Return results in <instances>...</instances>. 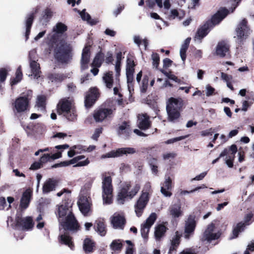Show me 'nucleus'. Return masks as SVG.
Here are the masks:
<instances>
[{"label":"nucleus","mask_w":254,"mask_h":254,"mask_svg":"<svg viewBox=\"0 0 254 254\" xmlns=\"http://www.w3.org/2000/svg\"><path fill=\"white\" fill-rule=\"evenodd\" d=\"M135 64L133 60L127 59L126 65V76L128 87L130 92L131 88L133 87L132 82L133 81V74Z\"/></svg>","instance_id":"obj_17"},{"label":"nucleus","mask_w":254,"mask_h":254,"mask_svg":"<svg viewBox=\"0 0 254 254\" xmlns=\"http://www.w3.org/2000/svg\"><path fill=\"white\" fill-rule=\"evenodd\" d=\"M103 80L107 88H111L114 84L113 72L109 71L105 73L103 76Z\"/></svg>","instance_id":"obj_37"},{"label":"nucleus","mask_w":254,"mask_h":254,"mask_svg":"<svg viewBox=\"0 0 254 254\" xmlns=\"http://www.w3.org/2000/svg\"><path fill=\"white\" fill-rule=\"evenodd\" d=\"M234 156H229L225 159V163L229 168H232L233 166V160Z\"/></svg>","instance_id":"obj_56"},{"label":"nucleus","mask_w":254,"mask_h":254,"mask_svg":"<svg viewBox=\"0 0 254 254\" xmlns=\"http://www.w3.org/2000/svg\"><path fill=\"white\" fill-rule=\"evenodd\" d=\"M140 189L139 184L125 183L120 190L116 202L118 204H123L126 201L131 200L137 193Z\"/></svg>","instance_id":"obj_3"},{"label":"nucleus","mask_w":254,"mask_h":254,"mask_svg":"<svg viewBox=\"0 0 254 254\" xmlns=\"http://www.w3.org/2000/svg\"><path fill=\"white\" fill-rule=\"evenodd\" d=\"M180 235L179 232L177 231L175 236L172 239L171 244L178 247L180 243Z\"/></svg>","instance_id":"obj_53"},{"label":"nucleus","mask_w":254,"mask_h":254,"mask_svg":"<svg viewBox=\"0 0 254 254\" xmlns=\"http://www.w3.org/2000/svg\"><path fill=\"white\" fill-rule=\"evenodd\" d=\"M205 88L206 90V95L208 97L211 96L215 91V89L209 85H207Z\"/></svg>","instance_id":"obj_58"},{"label":"nucleus","mask_w":254,"mask_h":254,"mask_svg":"<svg viewBox=\"0 0 254 254\" xmlns=\"http://www.w3.org/2000/svg\"><path fill=\"white\" fill-rule=\"evenodd\" d=\"M135 148L132 147H123L112 150L101 156L102 159L106 158H116L122 156L123 155L133 154L136 153Z\"/></svg>","instance_id":"obj_12"},{"label":"nucleus","mask_w":254,"mask_h":254,"mask_svg":"<svg viewBox=\"0 0 254 254\" xmlns=\"http://www.w3.org/2000/svg\"><path fill=\"white\" fill-rule=\"evenodd\" d=\"M249 251L253 252L254 251V242L248 246L247 250L245 251L244 254H250Z\"/></svg>","instance_id":"obj_64"},{"label":"nucleus","mask_w":254,"mask_h":254,"mask_svg":"<svg viewBox=\"0 0 254 254\" xmlns=\"http://www.w3.org/2000/svg\"><path fill=\"white\" fill-rule=\"evenodd\" d=\"M51 159V155L50 154H45L40 158V163H45L48 161H50Z\"/></svg>","instance_id":"obj_60"},{"label":"nucleus","mask_w":254,"mask_h":254,"mask_svg":"<svg viewBox=\"0 0 254 254\" xmlns=\"http://www.w3.org/2000/svg\"><path fill=\"white\" fill-rule=\"evenodd\" d=\"M148 84V78L147 76H144L140 85V91L142 93L146 92Z\"/></svg>","instance_id":"obj_46"},{"label":"nucleus","mask_w":254,"mask_h":254,"mask_svg":"<svg viewBox=\"0 0 254 254\" xmlns=\"http://www.w3.org/2000/svg\"><path fill=\"white\" fill-rule=\"evenodd\" d=\"M169 212L170 215L174 219L181 216L183 214L181 206L179 203L171 205L169 208Z\"/></svg>","instance_id":"obj_28"},{"label":"nucleus","mask_w":254,"mask_h":254,"mask_svg":"<svg viewBox=\"0 0 254 254\" xmlns=\"http://www.w3.org/2000/svg\"><path fill=\"white\" fill-rule=\"evenodd\" d=\"M151 191V187L150 183H146L143 188L141 194H145L147 197H149V194Z\"/></svg>","instance_id":"obj_52"},{"label":"nucleus","mask_w":254,"mask_h":254,"mask_svg":"<svg viewBox=\"0 0 254 254\" xmlns=\"http://www.w3.org/2000/svg\"><path fill=\"white\" fill-rule=\"evenodd\" d=\"M161 185V193L165 197H170L172 195L170 190L172 188V180L170 177L166 176L164 182Z\"/></svg>","instance_id":"obj_22"},{"label":"nucleus","mask_w":254,"mask_h":254,"mask_svg":"<svg viewBox=\"0 0 254 254\" xmlns=\"http://www.w3.org/2000/svg\"><path fill=\"white\" fill-rule=\"evenodd\" d=\"M57 112L68 121H73L76 119L75 110L72 106L71 101L68 99L64 98L59 101L57 105Z\"/></svg>","instance_id":"obj_5"},{"label":"nucleus","mask_w":254,"mask_h":254,"mask_svg":"<svg viewBox=\"0 0 254 254\" xmlns=\"http://www.w3.org/2000/svg\"><path fill=\"white\" fill-rule=\"evenodd\" d=\"M137 123L139 128L143 130L148 129L151 125L149 117L146 114L139 115Z\"/></svg>","instance_id":"obj_26"},{"label":"nucleus","mask_w":254,"mask_h":254,"mask_svg":"<svg viewBox=\"0 0 254 254\" xmlns=\"http://www.w3.org/2000/svg\"><path fill=\"white\" fill-rule=\"evenodd\" d=\"M183 106V101L181 98H170L166 106L168 120L170 122L174 123L180 116V110Z\"/></svg>","instance_id":"obj_4"},{"label":"nucleus","mask_w":254,"mask_h":254,"mask_svg":"<svg viewBox=\"0 0 254 254\" xmlns=\"http://www.w3.org/2000/svg\"><path fill=\"white\" fill-rule=\"evenodd\" d=\"M152 60L153 61L152 64L154 67L157 68L159 65L160 58L159 55L156 53H153L151 56Z\"/></svg>","instance_id":"obj_54"},{"label":"nucleus","mask_w":254,"mask_h":254,"mask_svg":"<svg viewBox=\"0 0 254 254\" xmlns=\"http://www.w3.org/2000/svg\"><path fill=\"white\" fill-rule=\"evenodd\" d=\"M228 51L229 46L224 42H221L218 44L216 47V53L218 56L224 57Z\"/></svg>","instance_id":"obj_32"},{"label":"nucleus","mask_w":254,"mask_h":254,"mask_svg":"<svg viewBox=\"0 0 254 254\" xmlns=\"http://www.w3.org/2000/svg\"><path fill=\"white\" fill-rule=\"evenodd\" d=\"M64 194V200L58 208L59 221L65 230H77L79 227L78 222L72 212V202L70 199V192L64 189L57 193L59 197Z\"/></svg>","instance_id":"obj_1"},{"label":"nucleus","mask_w":254,"mask_h":254,"mask_svg":"<svg viewBox=\"0 0 254 254\" xmlns=\"http://www.w3.org/2000/svg\"><path fill=\"white\" fill-rule=\"evenodd\" d=\"M251 30L248 25L246 19L242 20L238 24L236 29V36L234 37L236 43L241 45L244 40L247 39L251 34Z\"/></svg>","instance_id":"obj_9"},{"label":"nucleus","mask_w":254,"mask_h":254,"mask_svg":"<svg viewBox=\"0 0 254 254\" xmlns=\"http://www.w3.org/2000/svg\"><path fill=\"white\" fill-rule=\"evenodd\" d=\"M124 217L119 214H114L111 219V223L114 228L123 229L125 224Z\"/></svg>","instance_id":"obj_24"},{"label":"nucleus","mask_w":254,"mask_h":254,"mask_svg":"<svg viewBox=\"0 0 254 254\" xmlns=\"http://www.w3.org/2000/svg\"><path fill=\"white\" fill-rule=\"evenodd\" d=\"M187 136H188L187 135L181 136L171 138V139L167 140L165 142V143L167 144H172V143H173L177 141H179L182 140L184 139H185L187 137Z\"/></svg>","instance_id":"obj_55"},{"label":"nucleus","mask_w":254,"mask_h":254,"mask_svg":"<svg viewBox=\"0 0 254 254\" xmlns=\"http://www.w3.org/2000/svg\"><path fill=\"white\" fill-rule=\"evenodd\" d=\"M180 254H197V253L194 249H187L184 250Z\"/></svg>","instance_id":"obj_63"},{"label":"nucleus","mask_w":254,"mask_h":254,"mask_svg":"<svg viewBox=\"0 0 254 254\" xmlns=\"http://www.w3.org/2000/svg\"><path fill=\"white\" fill-rule=\"evenodd\" d=\"M168 18L169 19H174L176 18H178L180 19L181 17L179 16L178 11L176 9H173L171 10L169 14L168 15Z\"/></svg>","instance_id":"obj_49"},{"label":"nucleus","mask_w":254,"mask_h":254,"mask_svg":"<svg viewBox=\"0 0 254 254\" xmlns=\"http://www.w3.org/2000/svg\"><path fill=\"white\" fill-rule=\"evenodd\" d=\"M90 57L89 47L85 46L83 49L80 60V68L82 71L85 70L88 68Z\"/></svg>","instance_id":"obj_21"},{"label":"nucleus","mask_w":254,"mask_h":254,"mask_svg":"<svg viewBox=\"0 0 254 254\" xmlns=\"http://www.w3.org/2000/svg\"><path fill=\"white\" fill-rule=\"evenodd\" d=\"M191 40V38L188 37L187 38L184 42L183 44L182 45L180 51V55L181 58L183 61L185 62V61L186 59V52L188 49L190 42Z\"/></svg>","instance_id":"obj_34"},{"label":"nucleus","mask_w":254,"mask_h":254,"mask_svg":"<svg viewBox=\"0 0 254 254\" xmlns=\"http://www.w3.org/2000/svg\"><path fill=\"white\" fill-rule=\"evenodd\" d=\"M53 16V12L50 9H46L43 12V15L40 18V21L42 24H46Z\"/></svg>","instance_id":"obj_38"},{"label":"nucleus","mask_w":254,"mask_h":254,"mask_svg":"<svg viewBox=\"0 0 254 254\" xmlns=\"http://www.w3.org/2000/svg\"><path fill=\"white\" fill-rule=\"evenodd\" d=\"M157 160L155 158H153L149 161V165L151 168V170L152 172L154 174H157V173L158 172V166L157 165Z\"/></svg>","instance_id":"obj_50"},{"label":"nucleus","mask_w":254,"mask_h":254,"mask_svg":"<svg viewBox=\"0 0 254 254\" xmlns=\"http://www.w3.org/2000/svg\"><path fill=\"white\" fill-rule=\"evenodd\" d=\"M103 58L104 55L103 53L101 52L97 53L91 64V66L100 67L102 64Z\"/></svg>","instance_id":"obj_42"},{"label":"nucleus","mask_w":254,"mask_h":254,"mask_svg":"<svg viewBox=\"0 0 254 254\" xmlns=\"http://www.w3.org/2000/svg\"><path fill=\"white\" fill-rule=\"evenodd\" d=\"M196 226L195 221L193 219L189 218L186 221L184 237L186 239H189L194 234Z\"/></svg>","instance_id":"obj_20"},{"label":"nucleus","mask_w":254,"mask_h":254,"mask_svg":"<svg viewBox=\"0 0 254 254\" xmlns=\"http://www.w3.org/2000/svg\"><path fill=\"white\" fill-rule=\"evenodd\" d=\"M35 13L36 11H31L27 14L25 17V25L26 28V31L25 36L26 38V40H27L29 38V35L30 33L31 28L33 24Z\"/></svg>","instance_id":"obj_25"},{"label":"nucleus","mask_w":254,"mask_h":254,"mask_svg":"<svg viewBox=\"0 0 254 254\" xmlns=\"http://www.w3.org/2000/svg\"><path fill=\"white\" fill-rule=\"evenodd\" d=\"M67 30V27L62 23H58L54 27L53 31L57 33H63Z\"/></svg>","instance_id":"obj_45"},{"label":"nucleus","mask_w":254,"mask_h":254,"mask_svg":"<svg viewBox=\"0 0 254 254\" xmlns=\"http://www.w3.org/2000/svg\"><path fill=\"white\" fill-rule=\"evenodd\" d=\"M71 51L69 44L61 43L55 49V57L61 63H67L71 58Z\"/></svg>","instance_id":"obj_7"},{"label":"nucleus","mask_w":254,"mask_h":254,"mask_svg":"<svg viewBox=\"0 0 254 254\" xmlns=\"http://www.w3.org/2000/svg\"><path fill=\"white\" fill-rule=\"evenodd\" d=\"M102 132V128H96L94 131V134L92 135V138L94 140H97L100 134Z\"/></svg>","instance_id":"obj_62"},{"label":"nucleus","mask_w":254,"mask_h":254,"mask_svg":"<svg viewBox=\"0 0 254 254\" xmlns=\"http://www.w3.org/2000/svg\"><path fill=\"white\" fill-rule=\"evenodd\" d=\"M94 246V243L89 238L84 240L83 243V249L86 253L92 252Z\"/></svg>","instance_id":"obj_43"},{"label":"nucleus","mask_w":254,"mask_h":254,"mask_svg":"<svg viewBox=\"0 0 254 254\" xmlns=\"http://www.w3.org/2000/svg\"><path fill=\"white\" fill-rule=\"evenodd\" d=\"M94 179L87 182L81 189L80 195H87L89 196L90 190L92 186Z\"/></svg>","instance_id":"obj_41"},{"label":"nucleus","mask_w":254,"mask_h":254,"mask_svg":"<svg viewBox=\"0 0 254 254\" xmlns=\"http://www.w3.org/2000/svg\"><path fill=\"white\" fill-rule=\"evenodd\" d=\"M85 157L84 155L76 156L69 161V164H75L73 166L74 167L87 166L90 162L88 158L84 161H81V160L84 159Z\"/></svg>","instance_id":"obj_29"},{"label":"nucleus","mask_w":254,"mask_h":254,"mask_svg":"<svg viewBox=\"0 0 254 254\" xmlns=\"http://www.w3.org/2000/svg\"><path fill=\"white\" fill-rule=\"evenodd\" d=\"M166 230V227L162 224L159 225L155 227L154 236L157 241L160 240L161 238L165 235Z\"/></svg>","instance_id":"obj_36"},{"label":"nucleus","mask_w":254,"mask_h":254,"mask_svg":"<svg viewBox=\"0 0 254 254\" xmlns=\"http://www.w3.org/2000/svg\"><path fill=\"white\" fill-rule=\"evenodd\" d=\"M46 105V97L43 95L38 96L37 98L36 105L41 110H44Z\"/></svg>","instance_id":"obj_44"},{"label":"nucleus","mask_w":254,"mask_h":254,"mask_svg":"<svg viewBox=\"0 0 254 254\" xmlns=\"http://www.w3.org/2000/svg\"><path fill=\"white\" fill-rule=\"evenodd\" d=\"M8 70L5 68H0V83L4 82L7 75Z\"/></svg>","instance_id":"obj_51"},{"label":"nucleus","mask_w":254,"mask_h":254,"mask_svg":"<svg viewBox=\"0 0 254 254\" xmlns=\"http://www.w3.org/2000/svg\"><path fill=\"white\" fill-rule=\"evenodd\" d=\"M36 50L33 49L29 52V60L30 67L32 74L31 76H33L34 78L38 79L40 77V68L39 64L37 62L38 61Z\"/></svg>","instance_id":"obj_11"},{"label":"nucleus","mask_w":254,"mask_h":254,"mask_svg":"<svg viewBox=\"0 0 254 254\" xmlns=\"http://www.w3.org/2000/svg\"><path fill=\"white\" fill-rule=\"evenodd\" d=\"M230 12V11L225 8H221L212 17L211 21H208L202 27L199 28L194 37V40L198 43L201 42V40L209 32V28L212 24L214 26L218 24Z\"/></svg>","instance_id":"obj_2"},{"label":"nucleus","mask_w":254,"mask_h":254,"mask_svg":"<svg viewBox=\"0 0 254 254\" xmlns=\"http://www.w3.org/2000/svg\"><path fill=\"white\" fill-rule=\"evenodd\" d=\"M31 197V194L29 191H25L20 201V206L22 209H25L29 205Z\"/></svg>","instance_id":"obj_35"},{"label":"nucleus","mask_w":254,"mask_h":254,"mask_svg":"<svg viewBox=\"0 0 254 254\" xmlns=\"http://www.w3.org/2000/svg\"><path fill=\"white\" fill-rule=\"evenodd\" d=\"M80 14L83 20L87 21L92 25L95 24V22L90 21L91 17L88 13L85 12V9L82 10L80 12Z\"/></svg>","instance_id":"obj_47"},{"label":"nucleus","mask_w":254,"mask_h":254,"mask_svg":"<svg viewBox=\"0 0 254 254\" xmlns=\"http://www.w3.org/2000/svg\"><path fill=\"white\" fill-rule=\"evenodd\" d=\"M66 77L64 74L60 73H50L48 76L49 81L56 85L60 84Z\"/></svg>","instance_id":"obj_27"},{"label":"nucleus","mask_w":254,"mask_h":254,"mask_svg":"<svg viewBox=\"0 0 254 254\" xmlns=\"http://www.w3.org/2000/svg\"><path fill=\"white\" fill-rule=\"evenodd\" d=\"M221 75L222 79H223L226 83L231 81L232 79V77L231 75H228L227 74L223 72H221Z\"/></svg>","instance_id":"obj_57"},{"label":"nucleus","mask_w":254,"mask_h":254,"mask_svg":"<svg viewBox=\"0 0 254 254\" xmlns=\"http://www.w3.org/2000/svg\"><path fill=\"white\" fill-rule=\"evenodd\" d=\"M99 96L98 89L96 88H91L87 93L85 99V106L86 108L91 107L95 103Z\"/></svg>","instance_id":"obj_19"},{"label":"nucleus","mask_w":254,"mask_h":254,"mask_svg":"<svg viewBox=\"0 0 254 254\" xmlns=\"http://www.w3.org/2000/svg\"><path fill=\"white\" fill-rule=\"evenodd\" d=\"M111 248L114 251L120 250L122 247V244L120 240H114L110 245Z\"/></svg>","instance_id":"obj_48"},{"label":"nucleus","mask_w":254,"mask_h":254,"mask_svg":"<svg viewBox=\"0 0 254 254\" xmlns=\"http://www.w3.org/2000/svg\"><path fill=\"white\" fill-rule=\"evenodd\" d=\"M221 235V233L219 230H216L215 225L213 223L208 225L206 229L204 232L202 240L207 241L210 242L212 240L218 239Z\"/></svg>","instance_id":"obj_13"},{"label":"nucleus","mask_w":254,"mask_h":254,"mask_svg":"<svg viewBox=\"0 0 254 254\" xmlns=\"http://www.w3.org/2000/svg\"><path fill=\"white\" fill-rule=\"evenodd\" d=\"M149 200V197H147L146 194H141L140 195L134 204L135 212L137 217H140L142 215Z\"/></svg>","instance_id":"obj_15"},{"label":"nucleus","mask_w":254,"mask_h":254,"mask_svg":"<svg viewBox=\"0 0 254 254\" xmlns=\"http://www.w3.org/2000/svg\"><path fill=\"white\" fill-rule=\"evenodd\" d=\"M51 159V155L50 154H45L40 158V163H45L48 161H50Z\"/></svg>","instance_id":"obj_61"},{"label":"nucleus","mask_w":254,"mask_h":254,"mask_svg":"<svg viewBox=\"0 0 254 254\" xmlns=\"http://www.w3.org/2000/svg\"><path fill=\"white\" fill-rule=\"evenodd\" d=\"M254 220V215L252 213L247 214L244 218V222H240L234 228L233 231V238H236L239 233L243 232L246 226L249 225Z\"/></svg>","instance_id":"obj_14"},{"label":"nucleus","mask_w":254,"mask_h":254,"mask_svg":"<svg viewBox=\"0 0 254 254\" xmlns=\"http://www.w3.org/2000/svg\"><path fill=\"white\" fill-rule=\"evenodd\" d=\"M73 148L76 150L77 154L81 153L82 152L86 151V147L81 145H77L73 146Z\"/></svg>","instance_id":"obj_59"},{"label":"nucleus","mask_w":254,"mask_h":254,"mask_svg":"<svg viewBox=\"0 0 254 254\" xmlns=\"http://www.w3.org/2000/svg\"><path fill=\"white\" fill-rule=\"evenodd\" d=\"M60 242L68 246L71 249H72L73 245L71 241V238L66 234H62L60 236Z\"/></svg>","instance_id":"obj_40"},{"label":"nucleus","mask_w":254,"mask_h":254,"mask_svg":"<svg viewBox=\"0 0 254 254\" xmlns=\"http://www.w3.org/2000/svg\"><path fill=\"white\" fill-rule=\"evenodd\" d=\"M157 218V215L155 213H152L148 218L146 219L145 222L141 226V234L144 239L148 238V234L150 227L155 222Z\"/></svg>","instance_id":"obj_16"},{"label":"nucleus","mask_w":254,"mask_h":254,"mask_svg":"<svg viewBox=\"0 0 254 254\" xmlns=\"http://www.w3.org/2000/svg\"><path fill=\"white\" fill-rule=\"evenodd\" d=\"M15 229H20L24 231L31 230L34 225L33 219L30 216L22 217L20 214H17L15 218Z\"/></svg>","instance_id":"obj_10"},{"label":"nucleus","mask_w":254,"mask_h":254,"mask_svg":"<svg viewBox=\"0 0 254 254\" xmlns=\"http://www.w3.org/2000/svg\"><path fill=\"white\" fill-rule=\"evenodd\" d=\"M112 180L110 176L103 175L102 179V196L104 204L109 205L113 202Z\"/></svg>","instance_id":"obj_6"},{"label":"nucleus","mask_w":254,"mask_h":254,"mask_svg":"<svg viewBox=\"0 0 254 254\" xmlns=\"http://www.w3.org/2000/svg\"><path fill=\"white\" fill-rule=\"evenodd\" d=\"M118 132L119 135L125 138H127L131 133L129 126L126 122H124L119 126Z\"/></svg>","instance_id":"obj_31"},{"label":"nucleus","mask_w":254,"mask_h":254,"mask_svg":"<svg viewBox=\"0 0 254 254\" xmlns=\"http://www.w3.org/2000/svg\"><path fill=\"white\" fill-rule=\"evenodd\" d=\"M79 209L84 215H87L90 210L91 202L89 196L80 195L77 202Z\"/></svg>","instance_id":"obj_18"},{"label":"nucleus","mask_w":254,"mask_h":254,"mask_svg":"<svg viewBox=\"0 0 254 254\" xmlns=\"http://www.w3.org/2000/svg\"><path fill=\"white\" fill-rule=\"evenodd\" d=\"M95 230L101 236H104L106 234V229L105 221L103 219H98L95 224Z\"/></svg>","instance_id":"obj_33"},{"label":"nucleus","mask_w":254,"mask_h":254,"mask_svg":"<svg viewBox=\"0 0 254 254\" xmlns=\"http://www.w3.org/2000/svg\"><path fill=\"white\" fill-rule=\"evenodd\" d=\"M32 96V91L28 90L21 94L14 103V112L20 113L26 111L29 107V101Z\"/></svg>","instance_id":"obj_8"},{"label":"nucleus","mask_w":254,"mask_h":254,"mask_svg":"<svg viewBox=\"0 0 254 254\" xmlns=\"http://www.w3.org/2000/svg\"><path fill=\"white\" fill-rule=\"evenodd\" d=\"M57 186V181L53 179H49L45 181L43 186V193H48L55 190Z\"/></svg>","instance_id":"obj_30"},{"label":"nucleus","mask_w":254,"mask_h":254,"mask_svg":"<svg viewBox=\"0 0 254 254\" xmlns=\"http://www.w3.org/2000/svg\"><path fill=\"white\" fill-rule=\"evenodd\" d=\"M113 111L109 109H100L96 111L94 114V118L96 122H101L105 118L110 117L112 114Z\"/></svg>","instance_id":"obj_23"},{"label":"nucleus","mask_w":254,"mask_h":254,"mask_svg":"<svg viewBox=\"0 0 254 254\" xmlns=\"http://www.w3.org/2000/svg\"><path fill=\"white\" fill-rule=\"evenodd\" d=\"M22 73L21 66H19L16 71L15 77L11 79L10 84L11 86L14 85L19 82L22 78Z\"/></svg>","instance_id":"obj_39"}]
</instances>
